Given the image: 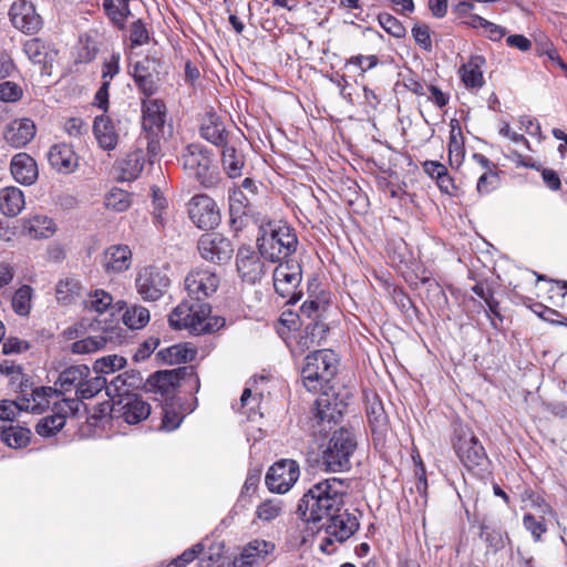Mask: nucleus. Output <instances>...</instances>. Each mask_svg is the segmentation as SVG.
Listing matches in <instances>:
<instances>
[{
    "mask_svg": "<svg viewBox=\"0 0 567 567\" xmlns=\"http://www.w3.org/2000/svg\"><path fill=\"white\" fill-rule=\"evenodd\" d=\"M148 40L150 34L143 21L141 19L134 21L130 28L131 47L135 48L144 45L148 42Z\"/></svg>",
    "mask_w": 567,
    "mask_h": 567,
    "instance_id": "nucleus-55",
    "label": "nucleus"
},
{
    "mask_svg": "<svg viewBox=\"0 0 567 567\" xmlns=\"http://www.w3.org/2000/svg\"><path fill=\"white\" fill-rule=\"evenodd\" d=\"M498 175L493 168L485 171L477 181L476 190L481 195H486L493 192L498 186Z\"/></svg>",
    "mask_w": 567,
    "mask_h": 567,
    "instance_id": "nucleus-54",
    "label": "nucleus"
},
{
    "mask_svg": "<svg viewBox=\"0 0 567 567\" xmlns=\"http://www.w3.org/2000/svg\"><path fill=\"white\" fill-rule=\"evenodd\" d=\"M284 511V502L279 498L264 501L256 509V516L264 522H271L279 517Z\"/></svg>",
    "mask_w": 567,
    "mask_h": 567,
    "instance_id": "nucleus-45",
    "label": "nucleus"
},
{
    "mask_svg": "<svg viewBox=\"0 0 567 567\" xmlns=\"http://www.w3.org/2000/svg\"><path fill=\"white\" fill-rule=\"evenodd\" d=\"M184 414L177 412L174 408H164L162 429L165 431L176 430L183 422Z\"/></svg>",
    "mask_w": 567,
    "mask_h": 567,
    "instance_id": "nucleus-57",
    "label": "nucleus"
},
{
    "mask_svg": "<svg viewBox=\"0 0 567 567\" xmlns=\"http://www.w3.org/2000/svg\"><path fill=\"white\" fill-rule=\"evenodd\" d=\"M169 284L166 269L156 265L140 269L135 278L136 291L144 301L159 300L167 291Z\"/></svg>",
    "mask_w": 567,
    "mask_h": 567,
    "instance_id": "nucleus-8",
    "label": "nucleus"
},
{
    "mask_svg": "<svg viewBox=\"0 0 567 567\" xmlns=\"http://www.w3.org/2000/svg\"><path fill=\"white\" fill-rule=\"evenodd\" d=\"M218 275L208 267H196L185 278V289L190 299L205 301L219 286Z\"/></svg>",
    "mask_w": 567,
    "mask_h": 567,
    "instance_id": "nucleus-11",
    "label": "nucleus"
},
{
    "mask_svg": "<svg viewBox=\"0 0 567 567\" xmlns=\"http://www.w3.org/2000/svg\"><path fill=\"white\" fill-rule=\"evenodd\" d=\"M132 264V252L126 245H115L104 252V267L107 272H123Z\"/></svg>",
    "mask_w": 567,
    "mask_h": 567,
    "instance_id": "nucleus-26",
    "label": "nucleus"
},
{
    "mask_svg": "<svg viewBox=\"0 0 567 567\" xmlns=\"http://www.w3.org/2000/svg\"><path fill=\"white\" fill-rule=\"evenodd\" d=\"M455 452L460 461L471 471H484L488 464V457L484 446L470 431L462 432L454 443Z\"/></svg>",
    "mask_w": 567,
    "mask_h": 567,
    "instance_id": "nucleus-10",
    "label": "nucleus"
},
{
    "mask_svg": "<svg viewBox=\"0 0 567 567\" xmlns=\"http://www.w3.org/2000/svg\"><path fill=\"white\" fill-rule=\"evenodd\" d=\"M120 53H112L103 63L102 79L111 80L120 72Z\"/></svg>",
    "mask_w": 567,
    "mask_h": 567,
    "instance_id": "nucleus-62",
    "label": "nucleus"
},
{
    "mask_svg": "<svg viewBox=\"0 0 567 567\" xmlns=\"http://www.w3.org/2000/svg\"><path fill=\"white\" fill-rule=\"evenodd\" d=\"M449 161L451 166L458 167L464 159V142L462 128L457 120L450 122Z\"/></svg>",
    "mask_w": 567,
    "mask_h": 567,
    "instance_id": "nucleus-32",
    "label": "nucleus"
},
{
    "mask_svg": "<svg viewBox=\"0 0 567 567\" xmlns=\"http://www.w3.org/2000/svg\"><path fill=\"white\" fill-rule=\"evenodd\" d=\"M209 303L200 300H183L174 308L168 317L172 328L176 330H188L192 334H202L216 331L224 327L225 320L218 317H210Z\"/></svg>",
    "mask_w": 567,
    "mask_h": 567,
    "instance_id": "nucleus-2",
    "label": "nucleus"
},
{
    "mask_svg": "<svg viewBox=\"0 0 567 567\" xmlns=\"http://www.w3.org/2000/svg\"><path fill=\"white\" fill-rule=\"evenodd\" d=\"M380 25L391 35L403 38L406 33L404 25L389 13H380L378 17Z\"/></svg>",
    "mask_w": 567,
    "mask_h": 567,
    "instance_id": "nucleus-53",
    "label": "nucleus"
},
{
    "mask_svg": "<svg viewBox=\"0 0 567 567\" xmlns=\"http://www.w3.org/2000/svg\"><path fill=\"white\" fill-rule=\"evenodd\" d=\"M481 536L484 537L488 547L494 551H498L499 549L504 548L506 540L508 539L506 533L501 528H492L487 525L482 526Z\"/></svg>",
    "mask_w": 567,
    "mask_h": 567,
    "instance_id": "nucleus-49",
    "label": "nucleus"
},
{
    "mask_svg": "<svg viewBox=\"0 0 567 567\" xmlns=\"http://www.w3.org/2000/svg\"><path fill=\"white\" fill-rule=\"evenodd\" d=\"M486 63L482 55H472L470 60L460 68V76L464 85L470 90H480L484 83L483 68Z\"/></svg>",
    "mask_w": 567,
    "mask_h": 567,
    "instance_id": "nucleus-23",
    "label": "nucleus"
},
{
    "mask_svg": "<svg viewBox=\"0 0 567 567\" xmlns=\"http://www.w3.org/2000/svg\"><path fill=\"white\" fill-rule=\"evenodd\" d=\"M52 396H58L56 391L52 388H38L32 392L33 405L31 406L32 412L41 413L45 408L49 406Z\"/></svg>",
    "mask_w": 567,
    "mask_h": 567,
    "instance_id": "nucleus-52",
    "label": "nucleus"
},
{
    "mask_svg": "<svg viewBox=\"0 0 567 567\" xmlns=\"http://www.w3.org/2000/svg\"><path fill=\"white\" fill-rule=\"evenodd\" d=\"M327 327L324 323L315 322L309 323L303 333L300 336L298 340V348L300 352H303L312 347H318L321 344V340L324 338L327 333Z\"/></svg>",
    "mask_w": 567,
    "mask_h": 567,
    "instance_id": "nucleus-36",
    "label": "nucleus"
},
{
    "mask_svg": "<svg viewBox=\"0 0 567 567\" xmlns=\"http://www.w3.org/2000/svg\"><path fill=\"white\" fill-rule=\"evenodd\" d=\"M377 55H354L348 61L349 64L358 66L362 73L373 69L378 64Z\"/></svg>",
    "mask_w": 567,
    "mask_h": 567,
    "instance_id": "nucleus-64",
    "label": "nucleus"
},
{
    "mask_svg": "<svg viewBox=\"0 0 567 567\" xmlns=\"http://www.w3.org/2000/svg\"><path fill=\"white\" fill-rule=\"evenodd\" d=\"M200 135L215 145H225L227 133L224 123L215 114H208L200 126Z\"/></svg>",
    "mask_w": 567,
    "mask_h": 567,
    "instance_id": "nucleus-31",
    "label": "nucleus"
},
{
    "mask_svg": "<svg viewBox=\"0 0 567 567\" xmlns=\"http://www.w3.org/2000/svg\"><path fill=\"white\" fill-rule=\"evenodd\" d=\"M183 168L189 177L195 178L205 187L213 186L217 181L213 159L208 150L200 144L186 146L181 157Z\"/></svg>",
    "mask_w": 567,
    "mask_h": 567,
    "instance_id": "nucleus-6",
    "label": "nucleus"
},
{
    "mask_svg": "<svg viewBox=\"0 0 567 567\" xmlns=\"http://www.w3.org/2000/svg\"><path fill=\"white\" fill-rule=\"evenodd\" d=\"M324 519L326 522L321 527L326 530L327 537L324 542L327 544H331L333 540L343 543L359 528L358 517L348 511H342V508Z\"/></svg>",
    "mask_w": 567,
    "mask_h": 567,
    "instance_id": "nucleus-12",
    "label": "nucleus"
},
{
    "mask_svg": "<svg viewBox=\"0 0 567 567\" xmlns=\"http://www.w3.org/2000/svg\"><path fill=\"white\" fill-rule=\"evenodd\" d=\"M65 424V416L61 413L44 417L37 425V433L41 436H50L60 431Z\"/></svg>",
    "mask_w": 567,
    "mask_h": 567,
    "instance_id": "nucleus-47",
    "label": "nucleus"
},
{
    "mask_svg": "<svg viewBox=\"0 0 567 567\" xmlns=\"http://www.w3.org/2000/svg\"><path fill=\"white\" fill-rule=\"evenodd\" d=\"M349 483L329 477L313 484L299 501L297 513L307 523H319L339 512L348 494Z\"/></svg>",
    "mask_w": 567,
    "mask_h": 567,
    "instance_id": "nucleus-1",
    "label": "nucleus"
},
{
    "mask_svg": "<svg viewBox=\"0 0 567 567\" xmlns=\"http://www.w3.org/2000/svg\"><path fill=\"white\" fill-rule=\"evenodd\" d=\"M536 50L539 56H546L549 62L561 69L567 76V64L559 55L554 43L546 35H539L536 39Z\"/></svg>",
    "mask_w": 567,
    "mask_h": 567,
    "instance_id": "nucleus-43",
    "label": "nucleus"
},
{
    "mask_svg": "<svg viewBox=\"0 0 567 567\" xmlns=\"http://www.w3.org/2000/svg\"><path fill=\"white\" fill-rule=\"evenodd\" d=\"M257 241L259 254L271 262L291 259L290 256L298 246V238L293 228L281 221L262 226Z\"/></svg>",
    "mask_w": 567,
    "mask_h": 567,
    "instance_id": "nucleus-3",
    "label": "nucleus"
},
{
    "mask_svg": "<svg viewBox=\"0 0 567 567\" xmlns=\"http://www.w3.org/2000/svg\"><path fill=\"white\" fill-rule=\"evenodd\" d=\"M25 205L22 190L14 186L0 190V210L7 216H17Z\"/></svg>",
    "mask_w": 567,
    "mask_h": 567,
    "instance_id": "nucleus-30",
    "label": "nucleus"
},
{
    "mask_svg": "<svg viewBox=\"0 0 567 567\" xmlns=\"http://www.w3.org/2000/svg\"><path fill=\"white\" fill-rule=\"evenodd\" d=\"M103 10L107 18L112 21L114 25L118 29H123V16L120 10V2L116 0H103Z\"/></svg>",
    "mask_w": 567,
    "mask_h": 567,
    "instance_id": "nucleus-60",
    "label": "nucleus"
},
{
    "mask_svg": "<svg viewBox=\"0 0 567 567\" xmlns=\"http://www.w3.org/2000/svg\"><path fill=\"white\" fill-rule=\"evenodd\" d=\"M346 403L337 399H332L324 393L316 400L313 411V427H318L319 433L327 432L331 429V424H337L343 415Z\"/></svg>",
    "mask_w": 567,
    "mask_h": 567,
    "instance_id": "nucleus-16",
    "label": "nucleus"
},
{
    "mask_svg": "<svg viewBox=\"0 0 567 567\" xmlns=\"http://www.w3.org/2000/svg\"><path fill=\"white\" fill-rule=\"evenodd\" d=\"M523 525L532 534L534 542H539L543 534L547 532L544 518L538 519L532 514L524 515Z\"/></svg>",
    "mask_w": 567,
    "mask_h": 567,
    "instance_id": "nucleus-56",
    "label": "nucleus"
},
{
    "mask_svg": "<svg viewBox=\"0 0 567 567\" xmlns=\"http://www.w3.org/2000/svg\"><path fill=\"white\" fill-rule=\"evenodd\" d=\"M34 289L30 285H22L12 295L11 307L16 315L28 317L32 309Z\"/></svg>",
    "mask_w": 567,
    "mask_h": 567,
    "instance_id": "nucleus-35",
    "label": "nucleus"
},
{
    "mask_svg": "<svg viewBox=\"0 0 567 567\" xmlns=\"http://www.w3.org/2000/svg\"><path fill=\"white\" fill-rule=\"evenodd\" d=\"M93 132L101 148L112 151L118 142V134L114 122L109 116H96L93 124Z\"/></svg>",
    "mask_w": 567,
    "mask_h": 567,
    "instance_id": "nucleus-25",
    "label": "nucleus"
},
{
    "mask_svg": "<svg viewBox=\"0 0 567 567\" xmlns=\"http://www.w3.org/2000/svg\"><path fill=\"white\" fill-rule=\"evenodd\" d=\"M275 548L271 542L254 539L243 547L233 567H265L272 560Z\"/></svg>",
    "mask_w": 567,
    "mask_h": 567,
    "instance_id": "nucleus-14",
    "label": "nucleus"
},
{
    "mask_svg": "<svg viewBox=\"0 0 567 567\" xmlns=\"http://www.w3.org/2000/svg\"><path fill=\"white\" fill-rule=\"evenodd\" d=\"M150 310L136 303L127 306L122 316L124 324L132 330L144 328L150 322Z\"/></svg>",
    "mask_w": 567,
    "mask_h": 567,
    "instance_id": "nucleus-40",
    "label": "nucleus"
},
{
    "mask_svg": "<svg viewBox=\"0 0 567 567\" xmlns=\"http://www.w3.org/2000/svg\"><path fill=\"white\" fill-rule=\"evenodd\" d=\"M24 52L32 63L42 65L43 68H47L53 59L52 53L47 51L45 44L39 39H31L27 41L24 44Z\"/></svg>",
    "mask_w": 567,
    "mask_h": 567,
    "instance_id": "nucleus-42",
    "label": "nucleus"
},
{
    "mask_svg": "<svg viewBox=\"0 0 567 567\" xmlns=\"http://www.w3.org/2000/svg\"><path fill=\"white\" fill-rule=\"evenodd\" d=\"M64 130L71 137H80L87 134L89 125L79 117H72L65 122Z\"/></svg>",
    "mask_w": 567,
    "mask_h": 567,
    "instance_id": "nucleus-63",
    "label": "nucleus"
},
{
    "mask_svg": "<svg viewBox=\"0 0 567 567\" xmlns=\"http://www.w3.org/2000/svg\"><path fill=\"white\" fill-rule=\"evenodd\" d=\"M157 357L163 363L175 365L193 361L196 350L189 343H178L159 350Z\"/></svg>",
    "mask_w": 567,
    "mask_h": 567,
    "instance_id": "nucleus-29",
    "label": "nucleus"
},
{
    "mask_svg": "<svg viewBox=\"0 0 567 567\" xmlns=\"http://www.w3.org/2000/svg\"><path fill=\"white\" fill-rule=\"evenodd\" d=\"M111 338L112 337L109 336L107 328H105L101 334L90 336L87 338L73 342L72 352L76 354H87L96 352L103 349L107 340Z\"/></svg>",
    "mask_w": 567,
    "mask_h": 567,
    "instance_id": "nucleus-39",
    "label": "nucleus"
},
{
    "mask_svg": "<svg viewBox=\"0 0 567 567\" xmlns=\"http://www.w3.org/2000/svg\"><path fill=\"white\" fill-rule=\"evenodd\" d=\"M338 360L333 351L328 349L317 350L306 357L301 370L305 386L310 392L322 389L337 373Z\"/></svg>",
    "mask_w": 567,
    "mask_h": 567,
    "instance_id": "nucleus-4",
    "label": "nucleus"
},
{
    "mask_svg": "<svg viewBox=\"0 0 567 567\" xmlns=\"http://www.w3.org/2000/svg\"><path fill=\"white\" fill-rule=\"evenodd\" d=\"M9 17L13 27L27 34H33L41 29L42 19L35 12L32 2L19 0L10 8Z\"/></svg>",
    "mask_w": 567,
    "mask_h": 567,
    "instance_id": "nucleus-18",
    "label": "nucleus"
},
{
    "mask_svg": "<svg viewBox=\"0 0 567 567\" xmlns=\"http://www.w3.org/2000/svg\"><path fill=\"white\" fill-rule=\"evenodd\" d=\"M22 95L21 87L10 81L0 83V101L3 102H16Z\"/></svg>",
    "mask_w": 567,
    "mask_h": 567,
    "instance_id": "nucleus-61",
    "label": "nucleus"
},
{
    "mask_svg": "<svg viewBox=\"0 0 567 567\" xmlns=\"http://www.w3.org/2000/svg\"><path fill=\"white\" fill-rule=\"evenodd\" d=\"M236 266L241 279L248 284H255L264 275V264L259 255L247 247L238 249Z\"/></svg>",
    "mask_w": 567,
    "mask_h": 567,
    "instance_id": "nucleus-19",
    "label": "nucleus"
},
{
    "mask_svg": "<svg viewBox=\"0 0 567 567\" xmlns=\"http://www.w3.org/2000/svg\"><path fill=\"white\" fill-rule=\"evenodd\" d=\"M11 174L18 183L32 185L38 178L37 163L30 155L19 153L12 157Z\"/></svg>",
    "mask_w": 567,
    "mask_h": 567,
    "instance_id": "nucleus-22",
    "label": "nucleus"
},
{
    "mask_svg": "<svg viewBox=\"0 0 567 567\" xmlns=\"http://www.w3.org/2000/svg\"><path fill=\"white\" fill-rule=\"evenodd\" d=\"M126 360L120 355H107L94 362L93 370L99 374H109L122 369Z\"/></svg>",
    "mask_w": 567,
    "mask_h": 567,
    "instance_id": "nucleus-48",
    "label": "nucleus"
},
{
    "mask_svg": "<svg viewBox=\"0 0 567 567\" xmlns=\"http://www.w3.org/2000/svg\"><path fill=\"white\" fill-rule=\"evenodd\" d=\"M48 159L54 169L62 173H71L78 166V157L74 151L64 143L51 146Z\"/></svg>",
    "mask_w": 567,
    "mask_h": 567,
    "instance_id": "nucleus-24",
    "label": "nucleus"
},
{
    "mask_svg": "<svg viewBox=\"0 0 567 567\" xmlns=\"http://www.w3.org/2000/svg\"><path fill=\"white\" fill-rule=\"evenodd\" d=\"M105 206L115 212H124L131 206L130 194L123 189L114 188L106 195Z\"/></svg>",
    "mask_w": 567,
    "mask_h": 567,
    "instance_id": "nucleus-50",
    "label": "nucleus"
},
{
    "mask_svg": "<svg viewBox=\"0 0 567 567\" xmlns=\"http://www.w3.org/2000/svg\"><path fill=\"white\" fill-rule=\"evenodd\" d=\"M197 248L202 258L214 264L230 260L234 252L231 241L219 233L202 235Z\"/></svg>",
    "mask_w": 567,
    "mask_h": 567,
    "instance_id": "nucleus-13",
    "label": "nucleus"
},
{
    "mask_svg": "<svg viewBox=\"0 0 567 567\" xmlns=\"http://www.w3.org/2000/svg\"><path fill=\"white\" fill-rule=\"evenodd\" d=\"M31 431L19 425L4 426L1 430V441L11 449H22L28 445Z\"/></svg>",
    "mask_w": 567,
    "mask_h": 567,
    "instance_id": "nucleus-37",
    "label": "nucleus"
},
{
    "mask_svg": "<svg viewBox=\"0 0 567 567\" xmlns=\"http://www.w3.org/2000/svg\"><path fill=\"white\" fill-rule=\"evenodd\" d=\"M272 278L276 292L284 299H287V303L299 301L301 291L298 288L302 279V270L297 260L287 259L279 261V265L274 270Z\"/></svg>",
    "mask_w": 567,
    "mask_h": 567,
    "instance_id": "nucleus-7",
    "label": "nucleus"
},
{
    "mask_svg": "<svg viewBox=\"0 0 567 567\" xmlns=\"http://www.w3.org/2000/svg\"><path fill=\"white\" fill-rule=\"evenodd\" d=\"M357 449L354 435L346 429L336 431L322 451L321 461L329 472H344L351 467L350 458Z\"/></svg>",
    "mask_w": 567,
    "mask_h": 567,
    "instance_id": "nucleus-5",
    "label": "nucleus"
},
{
    "mask_svg": "<svg viewBox=\"0 0 567 567\" xmlns=\"http://www.w3.org/2000/svg\"><path fill=\"white\" fill-rule=\"evenodd\" d=\"M82 292L81 282L75 278L61 279L55 287L56 301L60 305H71Z\"/></svg>",
    "mask_w": 567,
    "mask_h": 567,
    "instance_id": "nucleus-34",
    "label": "nucleus"
},
{
    "mask_svg": "<svg viewBox=\"0 0 567 567\" xmlns=\"http://www.w3.org/2000/svg\"><path fill=\"white\" fill-rule=\"evenodd\" d=\"M166 120L165 104L159 100L143 102V128L151 135H159Z\"/></svg>",
    "mask_w": 567,
    "mask_h": 567,
    "instance_id": "nucleus-21",
    "label": "nucleus"
},
{
    "mask_svg": "<svg viewBox=\"0 0 567 567\" xmlns=\"http://www.w3.org/2000/svg\"><path fill=\"white\" fill-rule=\"evenodd\" d=\"M106 385V380L103 375L86 377L82 381L81 386L76 393V398L87 400L100 393Z\"/></svg>",
    "mask_w": 567,
    "mask_h": 567,
    "instance_id": "nucleus-44",
    "label": "nucleus"
},
{
    "mask_svg": "<svg viewBox=\"0 0 567 567\" xmlns=\"http://www.w3.org/2000/svg\"><path fill=\"white\" fill-rule=\"evenodd\" d=\"M369 423L373 432H382L386 425V415L382 403L379 400H374L368 406Z\"/></svg>",
    "mask_w": 567,
    "mask_h": 567,
    "instance_id": "nucleus-46",
    "label": "nucleus"
},
{
    "mask_svg": "<svg viewBox=\"0 0 567 567\" xmlns=\"http://www.w3.org/2000/svg\"><path fill=\"white\" fill-rule=\"evenodd\" d=\"M412 35L415 42L425 51L432 50L430 29L425 24H415L412 28Z\"/></svg>",
    "mask_w": 567,
    "mask_h": 567,
    "instance_id": "nucleus-59",
    "label": "nucleus"
},
{
    "mask_svg": "<svg viewBox=\"0 0 567 567\" xmlns=\"http://www.w3.org/2000/svg\"><path fill=\"white\" fill-rule=\"evenodd\" d=\"M223 167L230 178L239 177L243 173L244 156L231 145L225 144L221 152Z\"/></svg>",
    "mask_w": 567,
    "mask_h": 567,
    "instance_id": "nucleus-38",
    "label": "nucleus"
},
{
    "mask_svg": "<svg viewBox=\"0 0 567 567\" xmlns=\"http://www.w3.org/2000/svg\"><path fill=\"white\" fill-rule=\"evenodd\" d=\"M23 229L34 239L50 238L56 231V225L47 215L34 214L23 221Z\"/></svg>",
    "mask_w": 567,
    "mask_h": 567,
    "instance_id": "nucleus-28",
    "label": "nucleus"
},
{
    "mask_svg": "<svg viewBox=\"0 0 567 567\" xmlns=\"http://www.w3.org/2000/svg\"><path fill=\"white\" fill-rule=\"evenodd\" d=\"M188 215L192 221L202 229H213L220 221L219 209L215 200L207 195H196L190 199Z\"/></svg>",
    "mask_w": 567,
    "mask_h": 567,
    "instance_id": "nucleus-15",
    "label": "nucleus"
},
{
    "mask_svg": "<svg viewBox=\"0 0 567 567\" xmlns=\"http://www.w3.org/2000/svg\"><path fill=\"white\" fill-rule=\"evenodd\" d=\"M151 414V405L137 394L122 396L117 406L113 409L112 416L122 419L127 424H138Z\"/></svg>",
    "mask_w": 567,
    "mask_h": 567,
    "instance_id": "nucleus-17",
    "label": "nucleus"
},
{
    "mask_svg": "<svg viewBox=\"0 0 567 567\" xmlns=\"http://www.w3.org/2000/svg\"><path fill=\"white\" fill-rule=\"evenodd\" d=\"M35 125L30 118H16L4 130V140L13 147L21 148L32 141Z\"/></svg>",
    "mask_w": 567,
    "mask_h": 567,
    "instance_id": "nucleus-20",
    "label": "nucleus"
},
{
    "mask_svg": "<svg viewBox=\"0 0 567 567\" xmlns=\"http://www.w3.org/2000/svg\"><path fill=\"white\" fill-rule=\"evenodd\" d=\"M299 476V464L295 460L284 458L268 468L265 483L271 493L285 494L297 483Z\"/></svg>",
    "mask_w": 567,
    "mask_h": 567,
    "instance_id": "nucleus-9",
    "label": "nucleus"
},
{
    "mask_svg": "<svg viewBox=\"0 0 567 567\" xmlns=\"http://www.w3.org/2000/svg\"><path fill=\"white\" fill-rule=\"evenodd\" d=\"M91 374V371L87 365L85 364H79V365H72L66 369H64L60 375L58 381L55 382V385H59L60 391L63 393L72 392L74 391L75 394L79 391V388L81 386L82 381L86 377Z\"/></svg>",
    "mask_w": 567,
    "mask_h": 567,
    "instance_id": "nucleus-27",
    "label": "nucleus"
},
{
    "mask_svg": "<svg viewBox=\"0 0 567 567\" xmlns=\"http://www.w3.org/2000/svg\"><path fill=\"white\" fill-rule=\"evenodd\" d=\"M146 163L143 150L130 152L120 164L121 178L133 181L140 176Z\"/></svg>",
    "mask_w": 567,
    "mask_h": 567,
    "instance_id": "nucleus-33",
    "label": "nucleus"
},
{
    "mask_svg": "<svg viewBox=\"0 0 567 567\" xmlns=\"http://www.w3.org/2000/svg\"><path fill=\"white\" fill-rule=\"evenodd\" d=\"M328 303V299L326 298L324 295L322 296H317L315 298H312V296L309 297L308 300H306L301 308H300V311L303 316L308 317V318H311L313 317L320 309H323L324 306Z\"/></svg>",
    "mask_w": 567,
    "mask_h": 567,
    "instance_id": "nucleus-58",
    "label": "nucleus"
},
{
    "mask_svg": "<svg viewBox=\"0 0 567 567\" xmlns=\"http://www.w3.org/2000/svg\"><path fill=\"white\" fill-rule=\"evenodd\" d=\"M153 223L158 228H164L167 224V200L163 197L158 190L153 192Z\"/></svg>",
    "mask_w": 567,
    "mask_h": 567,
    "instance_id": "nucleus-51",
    "label": "nucleus"
},
{
    "mask_svg": "<svg viewBox=\"0 0 567 567\" xmlns=\"http://www.w3.org/2000/svg\"><path fill=\"white\" fill-rule=\"evenodd\" d=\"M84 306L91 312L103 315L114 309L113 297L109 292L97 289L87 296Z\"/></svg>",
    "mask_w": 567,
    "mask_h": 567,
    "instance_id": "nucleus-41",
    "label": "nucleus"
}]
</instances>
